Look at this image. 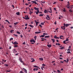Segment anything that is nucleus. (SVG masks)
I'll use <instances>...</instances> for the list:
<instances>
[{
	"label": "nucleus",
	"mask_w": 73,
	"mask_h": 73,
	"mask_svg": "<svg viewBox=\"0 0 73 73\" xmlns=\"http://www.w3.org/2000/svg\"><path fill=\"white\" fill-rule=\"evenodd\" d=\"M20 62H21L22 63H24V61H23V59L21 57H20L19 59Z\"/></svg>",
	"instance_id": "obj_1"
},
{
	"label": "nucleus",
	"mask_w": 73,
	"mask_h": 73,
	"mask_svg": "<svg viewBox=\"0 0 73 73\" xmlns=\"http://www.w3.org/2000/svg\"><path fill=\"white\" fill-rule=\"evenodd\" d=\"M22 70H23L25 73H27V70L25 68H23Z\"/></svg>",
	"instance_id": "obj_2"
},
{
	"label": "nucleus",
	"mask_w": 73,
	"mask_h": 73,
	"mask_svg": "<svg viewBox=\"0 0 73 73\" xmlns=\"http://www.w3.org/2000/svg\"><path fill=\"white\" fill-rule=\"evenodd\" d=\"M14 45H18L19 43L17 42V41H15L14 42Z\"/></svg>",
	"instance_id": "obj_3"
},
{
	"label": "nucleus",
	"mask_w": 73,
	"mask_h": 73,
	"mask_svg": "<svg viewBox=\"0 0 73 73\" xmlns=\"http://www.w3.org/2000/svg\"><path fill=\"white\" fill-rule=\"evenodd\" d=\"M61 28L62 29H63V30H65V26H63L62 27H61Z\"/></svg>",
	"instance_id": "obj_4"
},
{
	"label": "nucleus",
	"mask_w": 73,
	"mask_h": 73,
	"mask_svg": "<svg viewBox=\"0 0 73 73\" xmlns=\"http://www.w3.org/2000/svg\"><path fill=\"white\" fill-rule=\"evenodd\" d=\"M25 17L26 18V20H29L30 19L28 15L25 16Z\"/></svg>",
	"instance_id": "obj_5"
},
{
	"label": "nucleus",
	"mask_w": 73,
	"mask_h": 73,
	"mask_svg": "<svg viewBox=\"0 0 73 73\" xmlns=\"http://www.w3.org/2000/svg\"><path fill=\"white\" fill-rule=\"evenodd\" d=\"M60 39H63L64 38V36L61 35L59 36Z\"/></svg>",
	"instance_id": "obj_6"
},
{
	"label": "nucleus",
	"mask_w": 73,
	"mask_h": 73,
	"mask_svg": "<svg viewBox=\"0 0 73 73\" xmlns=\"http://www.w3.org/2000/svg\"><path fill=\"white\" fill-rule=\"evenodd\" d=\"M47 46H48V48H50L51 47H52V45L51 44H47Z\"/></svg>",
	"instance_id": "obj_7"
},
{
	"label": "nucleus",
	"mask_w": 73,
	"mask_h": 73,
	"mask_svg": "<svg viewBox=\"0 0 73 73\" xmlns=\"http://www.w3.org/2000/svg\"><path fill=\"white\" fill-rule=\"evenodd\" d=\"M49 9L50 11H49L48 10V11L49 12H50V13H52V8L50 7Z\"/></svg>",
	"instance_id": "obj_8"
},
{
	"label": "nucleus",
	"mask_w": 73,
	"mask_h": 73,
	"mask_svg": "<svg viewBox=\"0 0 73 73\" xmlns=\"http://www.w3.org/2000/svg\"><path fill=\"white\" fill-rule=\"evenodd\" d=\"M52 41H53V43H54V42H55V41H56V39H51Z\"/></svg>",
	"instance_id": "obj_9"
},
{
	"label": "nucleus",
	"mask_w": 73,
	"mask_h": 73,
	"mask_svg": "<svg viewBox=\"0 0 73 73\" xmlns=\"http://www.w3.org/2000/svg\"><path fill=\"white\" fill-rule=\"evenodd\" d=\"M41 33V32H35V33L36 34H38V33Z\"/></svg>",
	"instance_id": "obj_10"
},
{
	"label": "nucleus",
	"mask_w": 73,
	"mask_h": 73,
	"mask_svg": "<svg viewBox=\"0 0 73 73\" xmlns=\"http://www.w3.org/2000/svg\"><path fill=\"white\" fill-rule=\"evenodd\" d=\"M39 60H40V61H43V58H39Z\"/></svg>",
	"instance_id": "obj_11"
},
{
	"label": "nucleus",
	"mask_w": 73,
	"mask_h": 73,
	"mask_svg": "<svg viewBox=\"0 0 73 73\" xmlns=\"http://www.w3.org/2000/svg\"><path fill=\"white\" fill-rule=\"evenodd\" d=\"M45 36V35H42L41 36H40V38H41V37L43 38V37H44Z\"/></svg>",
	"instance_id": "obj_12"
},
{
	"label": "nucleus",
	"mask_w": 73,
	"mask_h": 73,
	"mask_svg": "<svg viewBox=\"0 0 73 73\" xmlns=\"http://www.w3.org/2000/svg\"><path fill=\"white\" fill-rule=\"evenodd\" d=\"M18 23H19V22H16L15 23H14V26H16V25H17V24H18Z\"/></svg>",
	"instance_id": "obj_13"
},
{
	"label": "nucleus",
	"mask_w": 73,
	"mask_h": 73,
	"mask_svg": "<svg viewBox=\"0 0 73 73\" xmlns=\"http://www.w3.org/2000/svg\"><path fill=\"white\" fill-rule=\"evenodd\" d=\"M14 46L15 47V48H17V47H19V46H18V45H17V44L15 45Z\"/></svg>",
	"instance_id": "obj_14"
},
{
	"label": "nucleus",
	"mask_w": 73,
	"mask_h": 73,
	"mask_svg": "<svg viewBox=\"0 0 73 73\" xmlns=\"http://www.w3.org/2000/svg\"><path fill=\"white\" fill-rule=\"evenodd\" d=\"M46 16H47V17H48V20H50V17H49V15H46Z\"/></svg>",
	"instance_id": "obj_15"
},
{
	"label": "nucleus",
	"mask_w": 73,
	"mask_h": 73,
	"mask_svg": "<svg viewBox=\"0 0 73 73\" xmlns=\"http://www.w3.org/2000/svg\"><path fill=\"white\" fill-rule=\"evenodd\" d=\"M62 10L63 11V12H66V10L65 9V8H64V10L63 9H62Z\"/></svg>",
	"instance_id": "obj_16"
},
{
	"label": "nucleus",
	"mask_w": 73,
	"mask_h": 73,
	"mask_svg": "<svg viewBox=\"0 0 73 73\" xmlns=\"http://www.w3.org/2000/svg\"><path fill=\"white\" fill-rule=\"evenodd\" d=\"M16 15H20V12H17L16 13Z\"/></svg>",
	"instance_id": "obj_17"
},
{
	"label": "nucleus",
	"mask_w": 73,
	"mask_h": 73,
	"mask_svg": "<svg viewBox=\"0 0 73 73\" xmlns=\"http://www.w3.org/2000/svg\"><path fill=\"white\" fill-rule=\"evenodd\" d=\"M50 37V36H45V38H49Z\"/></svg>",
	"instance_id": "obj_18"
},
{
	"label": "nucleus",
	"mask_w": 73,
	"mask_h": 73,
	"mask_svg": "<svg viewBox=\"0 0 73 73\" xmlns=\"http://www.w3.org/2000/svg\"><path fill=\"white\" fill-rule=\"evenodd\" d=\"M5 21L6 22H8L9 24H10V23L9 22V21H8V20H5Z\"/></svg>",
	"instance_id": "obj_19"
},
{
	"label": "nucleus",
	"mask_w": 73,
	"mask_h": 73,
	"mask_svg": "<svg viewBox=\"0 0 73 73\" xmlns=\"http://www.w3.org/2000/svg\"><path fill=\"white\" fill-rule=\"evenodd\" d=\"M34 38L35 39V40H36V38H37V36H36V35H35L34 37Z\"/></svg>",
	"instance_id": "obj_20"
},
{
	"label": "nucleus",
	"mask_w": 73,
	"mask_h": 73,
	"mask_svg": "<svg viewBox=\"0 0 73 73\" xmlns=\"http://www.w3.org/2000/svg\"><path fill=\"white\" fill-rule=\"evenodd\" d=\"M33 3H35V4H37V3H36V1H33Z\"/></svg>",
	"instance_id": "obj_21"
},
{
	"label": "nucleus",
	"mask_w": 73,
	"mask_h": 73,
	"mask_svg": "<svg viewBox=\"0 0 73 73\" xmlns=\"http://www.w3.org/2000/svg\"><path fill=\"white\" fill-rule=\"evenodd\" d=\"M48 35V34H47V33H43V35Z\"/></svg>",
	"instance_id": "obj_22"
},
{
	"label": "nucleus",
	"mask_w": 73,
	"mask_h": 73,
	"mask_svg": "<svg viewBox=\"0 0 73 73\" xmlns=\"http://www.w3.org/2000/svg\"><path fill=\"white\" fill-rule=\"evenodd\" d=\"M59 49H60V50H62V49H64V47H60L59 48Z\"/></svg>",
	"instance_id": "obj_23"
},
{
	"label": "nucleus",
	"mask_w": 73,
	"mask_h": 73,
	"mask_svg": "<svg viewBox=\"0 0 73 73\" xmlns=\"http://www.w3.org/2000/svg\"><path fill=\"white\" fill-rule=\"evenodd\" d=\"M13 31H14V30H11L10 31V32H11V33H13V32H13Z\"/></svg>",
	"instance_id": "obj_24"
},
{
	"label": "nucleus",
	"mask_w": 73,
	"mask_h": 73,
	"mask_svg": "<svg viewBox=\"0 0 73 73\" xmlns=\"http://www.w3.org/2000/svg\"><path fill=\"white\" fill-rule=\"evenodd\" d=\"M54 10L56 12H57V10L56 9V8H54Z\"/></svg>",
	"instance_id": "obj_25"
},
{
	"label": "nucleus",
	"mask_w": 73,
	"mask_h": 73,
	"mask_svg": "<svg viewBox=\"0 0 73 73\" xmlns=\"http://www.w3.org/2000/svg\"><path fill=\"white\" fill-rule=\"evenodd\" d=\"M29 26H30V27H31V28H33V26L32 25H29Z\"/></svg>",
	"instance_id": "obj_26"
},
{
	"label": "nucleus",
	"mask_w": 73,
	"mask_h": 73,
	"mask_svg": "<svg viewBox=\"0 0 73 73\" xmlns=\"http://www.w3.org/2000/svg\"><path fill=\"white\" fill-rule=\"evenodd\" d=\"M57 38V36L56 35H55L54 37V38Z\"/></svg>",
	"instance_id": "obj_27"
},
{
	"label": "nucleus",
	"mask_w": 73,
	"mask_h": 73,
	"mask_svg": "<svg viewBox=\"0 0 73 73\" xmlns=\"http://www.w3.org/2000/svg\"><path fill=\"white\" fill-rule=\"evenodd\" d=\"M66 40H64L63 42V43H64V44H67V43H66L65 42H66Z\"/></svg>",
	"instance_id": "obj_28"
},
{
	"label": "nucleus",
	"mask_w": 73,
	"mask_h": 73,
	"mask_svg": "<svg viewBox=\"0 0 73 73\" xmlns=\"http://www.w3.org/2000/svg\"><path fill=\"white\" fill-rule=\"evenodd\" d=\"M46 12H47V10H46V9H44V13H46Z\"/></svg>",
	"instance_id": "obj_29"
},
{
	"label": "nucleus",
	"mask_w": 73,
	"mask_h": 73,
	"mask_svg": "<svg viewBox=\"0 0 73 73\" xmlns=\"http://www.w3.org/2000/svg\"><path fill=\"white\" fill-rule=\"evenodd\" d=\"M57 71L58 72V73H61V72L58 70H57Z\"/></svg>",
	"instance_id": "obj_30"
},
{
	"label": "nucleus",
	"mask_w": 73,
	"mask_h": 73,
	"mask_svg": "<svg viewBox=\"0 0 73 73\" xmlns=\"http://www.w3.org/2000/svg\"><path fill=\"white\" fill-rule=\"evenodd\" d=\"M69 24H66V27H68V26H69Z\"/></svg>",
	"instance_id": "obj_31"
},
{
	"label": "nucleus",
	"mask_w": 73,
	"mask_h": 73,
	"mask_svg": "<svg viewBox=\"0 0 73 73\" xmlns=\"http://www.w3.org/2000/svg\"><path fill=\"white\" fill-rule=\"evenodd\" d=\"M67 54H69V53H71L70 51H68L67 52Z\"/></svg>",
	"instance_id": "obj_32"
},
{
	"label": "nucleus",
	"mask_w": 73,
	"mask_h": 73,
	"mask_svg": "<svg viewBox=\"0 0 73 73\" xmlns=\"http://www.w3.org/2000/svg\"><path fill=\"white\" fill-rule=\"evenodd\" d=\"M69 41V39L68 38H67L66 39V41Z\"/></svg>",
	"instance_id": "obj_33"
},
{
	"label": "nucleus",
	"mask_w": 73,
	"mask_h": 73,
	"mask_svg": "<svg viewBox=\"0 0 73 73\" xmlns=\"http://www.w3.org/2000/svg\"><path fill=\"white\" fill-rule=\"evenodd\" d=\"M35 59H33L32 61H31V62H35Z\"/></svg>",
	"instance_id": "obj_34"
},
{
	"label": "nucleus",
	"mask_w": 73,
	"mask_h": 73,
	"mask_svg": "<svg viewBox=\"0 0 73 73\" xmlns=\"http://www.w3.org/2000/svg\"><path fill=\"white\" fill-rule=\"evenodd\" d=\"M16 33H18V34H20L21 33L20 32L18 31H17Z\"/></svg>",
	"instance_id": "obj_35"
},
{
	"label": "nucleus",
	"mask_w": 73,
	"mask_h": 73,
	"mask_svg": "<svg viewBox=\"0 0 73 73\" xmlns=\"http://www.w3.org/2000/svg\"><path fill=\"white\" fill-rule=\"evenodd\" d=\"M14 35L15 36V37H18V35H17L14 34Z\"/></svg>",
	"instance_id": "obj_36"
},
{
	"label": "nucleus",
	"mask_w": 73,
	"mask_h": 73,
	"mask_svg": "<svg viewBox=\"0 0 73 73\" xmlns=\"http://www.w3.org/2000/svg\"><path fill=\"white\" fill-rule=\"evenodd\" d=\"M23 45H25L26 44V43H25V42L24 41V42L23 43Z\"/></svg>",
	"instance_id": "obj_37"
},
{
	"label": "nucleus",
	"mask_w": 73,
	"mask_h": 73,
	"mask_svg": "<svg viewBox=\"0 0 73 73\" xmlns=\"http://www.w3.org/2000/svg\"><path fill=\"white\" fill-rule=\"evenodd\" d=\"M13 40V38H11L10 39V41H11V40Z\"/></svg>",
	"instance_id": "obj_38"
},
{
	"label": "nucleus",
	"mask_w": 73,
	"mask_h": 73,
	"mask_svg": "<svg viewBox=\"0 0 73 73\" xmlns=\"http://www.w3.org/2000/svg\"><path fill=\"white\" fill-rule=\"evenodd\" d=\"M4 66H6L5 67H7V66H8V64H5L4 65Z\"/></svg>",
	"instance_id": "obj_39"
},
{
	"label": "nucleus",
	"mask_w": 73,
	"mask_h": 73,
	"mask_svg": "<svg viewBox=\"0 0 73 73\" xmlns=\"http://www.w3.org/2000/svg\"><path fill=\"white\" fill-rule=\"evenodd\" d=\"M72 9H71L70 10H69V12L70 11V12H73V11H72Z\"/></svg>",
	"instance_id": "obj_40"
},
{
	"label": "nucleus",
	"mask_w": 73,
	"mask_h": 73,
	"mask_svg": "<svg viewBox=\"0 0 73 73\" xmlns=\"http://www.w3.org/2000/svg\"><path fill=\"white\" fill-rule=\"evenodd\" d=\"M34 9H35V10H37V8H36V7H34Z\"/></svg>",
	"instance_id": "obj_41"
},
{
	"label": "nucleus",
	"mask_w": 73,
	"mask_h": 73,
	"mask_svg": "<svg viewBox=\"0 0 73 73\" xmlns=\"http://www.w3.org/2000/svg\"><path fill=\"white\" fill-rule=\"evenodd\" d=\"M69 7H69H67V8H68V9H69L70 8H73V7Z\"/></svg>",
	"instance_id": "obj_42"
},
{
	"label": "nucleus",
	"mask_w": 73,
	"mask_h": 73,
	"mask_svg": "<svg viewBox=\"0 0 73 73\" xmlns=\"http://www.w3.org/2000/svg\"><path fill=\"white\" fill-rule=\"evenodd\" d=\"M34 67H35V68H38V66H33Z\"/></svg>",
	"instance_id": "obj_43"
},
{
	"label": "nucleus",
	"mask_w": 73,
	"mask_h": 73,
	"mask_svg": "<svg viewBox=\"0 0 73 73\" xmlns=\"http://www.w3.org/2000/svg\"><path fill=\"white\" fill-rule=\"evenodd\" d=\"M36 15H38V12L37 11H35V13H36Z\"/></svg>",
	"instance_id": "obj_44"
},
{
	"label": "nucleus",
	"mask_w": 73,
	"mask_h": 73,
	"mask_svg": "<svg viewBox=\"0 0 73 73\" xmlns=\"http://www.w3.org/2000/svg\"><path fill=\"white\" fill-rule=\"evenodd\" d=\"M30 42H33V40H32V39L30 41Z\"/></svg>",
	"instance_id": "obj_45"
},
{
	"label": "nucleus",
	"mask_w": 73,
	"mask_h": 73,
	"mask_svg": "<svg viewBox=\"0 0 73 73\" xmlns=\"http://www.w3.org/2000/svg\"><path fill=\"white\" fill-rule=\"evenodd\" d=\"M41 25H44V23H40Z\"/></svg>",
	"instance_id": "obj_46"
},
{
	"label": "nucleus",
	"mask_w": 73,
	"mask_h": 73,
	"mask_svg": "<svg viewBox=\"0 0 73 73\" xmlns=\"http://www.w3.org/2000/svg\"><path fill=\"white\" fill-rule=\"evenodd\" d=\"M11 72V70H7L6 71V72Z\"/></svg>",
	"instance_id": "obj_47"
},
{
	"label": "nucleus",
	"mask_w": 73,
	"mask_h": 73,
	"mask_svg": "<svg viewBox=\"0 0 73 73\" xmlns=\"http://www.w3.org/2000/svg\"><path fill=\"white\" fill-rule=\"evenodd\" d=\"M23 35H22V34H21V38H23Z\"/></svg>",
	"instance_id": "obj_48"
},
{
	"label": "nucleus",
	"mask_w": 73,
	"mask_h": 73,
	"mask_svg": "<svg viewBox=\"0 0 73 73\" xmlns=\"http://www.w3.org/2000/svg\"><path fill=\"white\" fill-rule=\"evenodd\" d=\"M9 27H10V28H12V25H9Z\"/></svg>",
	"instance_id": "obj_49"
},
{
	"label": "nucleus",
	"mask_w": 73,
	"mask_h": 73,
	"mask_svg": "<svg viewBox=\"0 0 73 73\" xmlns=\"http://www.w3.org/2000/svg\"><path fill=\"white\" fill-rule=\"evenodd\" d=\"M42 66H46V65H45V64H43L42 65Z\"/></svg>",
	"instance_id": "obj_50"
},
{
	"label": "nucleus",
	"mask_w": 73,
	"mask_h": 73,
	"mask_svg": "<svg viewBox=\"0 0 73 73\" xmlns=\"http://www.w3.org/2000/svg\"><path fill=\"white\" fill-rule=\"evenodd\" d=\"M37 12H38V13H40V12H39V10L38 9H37Z\"/></svg>",
	"instance_id": "obj_51"
},
{
	"label": "nucleus",
	"mask_w": 73,
	"mask_h": 73,
	"mask_svg": "<svg viewBox=\"0 0 73 73\" xmlns=\"http://www.w3.org/2000/svg\"><path fill=\"white\" fill-rule=\"evenodd\" d=\"M56 3H57V2H54L53 3V4H56Z\"/></svg>",
	"instance_id": "obj_52"
},
{
	"label": "nucleus",
	"mask_w": 73,
	"mask_h": 73,
	"mask_svg": "<svg viewBox=\"0 0 73 73\" xmlns=\"http://www.w3.org/2000/svg\"><path fill=\"white\" fill-rule=\"evenodd\" d=\"M12 7H13V9H14V8H15V7H14V5H12Z\"/></svg>",
	"instance_id": "obj_53"
},
{
	"label": "nucleus",
	"mask_w": 73,
	"mask_h": 73,
	"mask_svg": "<svg viewBox=\"0 0 73 73\" xmlns=\"http://www.w3.org/2000/svg\"><path fill=\"white\" fill-rule=\"evenodd\" d=\"M27 25H28V24L27 23H26L25 25V26H27Z\"/></svg>",
	"instance_id": "obj_54"
},
{
	"label": "nucleus",
	"mask_w": 73,
	"mask_h": 73,
	"mask_svg": "<svg viewBox=\"0 0 73 73\" xmlns=\"http://www.w3.org/2000/svg\"><path fill=\"white\" fill-rule=\"evenodd\" d=\"M19 54V53H17V54H16L15 55H16V56H18V54Z\"/></svg>",
	"instance_id": "obj_55"
},
{
	"label": "nucleus",
	"mask_w": 73,
	"mask_h": 73,
	"mask_svg": "<svg viewBox=\"0 0 73 73\" xmlns=\"http://www.w3.org/2000/svg\"><path fill=\"white\" fill-rule=\"evenodd\" d=\"M67 3H68V4L69 5H70V3H69V1H68L67 2Z\"/></svg>",
	"instance_id": "obj_56"
},
{
	"label": "nucleus",
	"mask_w": 73,
	"mask_h": 73,
	"mask_svg": "<svg viewBox=\"0 0 73 73\" xmlns=\"http://www.w3.org/2000/svg\"><path fill=\"white\" fill-rule=\"evenodd\" d=\"M63 25H64V27H65V26H66V24H65V23H64V24H63Z\"/></svg>",
	"instance_id": "obj_57"
},
{
	"label": "nucleus",
	"mask_w": 73,
	"mask_h": 73,
	"mask_svg": "<svg viewBox=\"0 0 73 73\" xmlns=\"http://www.w3.org/2000/svg\"><path fill=\"white\" fill-rule=\"evenodd\" d=\"M59 58L60 59V60H63V58Z\"/></svg>",
	"instance_id": "obj_58"
},
{
	"label": "nucleus",
	"mask_w": 73,
	"mask_h": 73,
	"mask_svg": "<svg viewBox=\"0 0 73 73\" xmlns=\"http://www.w3.org/2000/svg\"><path fill=\"white\" fill-rule=\"evenodd\" d=\"M40 16H42V14H40L39 15Z\"/></svg>",
	"instance_id": "obj_59"
},
{
	"label": "nucleus",
	"mask_w": 73,
	"mask_h": 73,
	"mask_svg": "<svg viewBox=\"0 0 73 73\" xmlns=\"http://www.w3.org/2000/svg\"><path fill=\"white\" fill-rule=\"evenodd\" d=\"M1 27H2V28H4V26L3 25H2Z\"/></svg>",
	"instance_id": "obj_60"
},
{
	"label": "nucleus",
	"mask_w": 73,
	"mask_h": 73,
	"mask_svg": "<svg viewBox=\"0 0 73 73\" xmlns=\"http://www.w3.org/2000/svg\"><path fill=\"white\" fill-rule=\"evenodd\" d=\"M58 29H59L58 28H57L56 29H55V31H57V30H58Z\"/></svg>",
	"instance_id": "obj_61"
},
{
	"label": "nucleus",
	"mask_w": 73,
	"mask_h": 73,
	"mask_svg": "<svg viewBox=\"0 0 73 73\" xmlns=\"http://www.w3.org/2000/svg\"><path fill=\"white\" fill-rule=\"evenodd\" d=\"M19 73H23V71H21L19 72Z\"/></svg>",
	"instance_id": "obj_62"
},
{
	"label": "nucleus",
	"mask_w": 73,
	"mask_h": 73,
	"mask_svg": "<svg viewBox=\"0 0 73 73\" xmlns=\"http://www.w3.org/2000/svg\"><path fill=\"white\" fill-rule=\"evenodd\" d=\"M71 48V46H69V48H69V49H70V48Z\"/></svg>",
	"instance_id": "obj_63"
},
{
	"label": "nucleus",
	"mask_w": 73,
	"mask_h": 73,
	"mask_svg": "<svg viewBox=\"0 0 73 73\" xmlns=\"http://www.w3.org/2000/svg\"><path fill=\"white\" fill-rule=\"evenodd\" d=\"M39 26H40V27H41V28H42V26L41 25H39Z\"/></svg>",
	"instance_id": "obj_64"
}]
</instances>
